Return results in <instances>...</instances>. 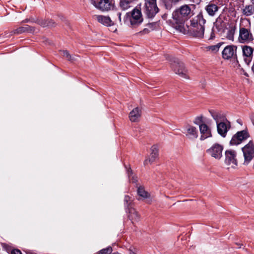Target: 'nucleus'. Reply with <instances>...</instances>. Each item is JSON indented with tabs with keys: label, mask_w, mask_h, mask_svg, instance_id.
<instances>
[{
	"label": "nucleus",
	"mask_w": 254,
	"mask_h": 254,
	"mask_svg": "<svg viewBox=\"0 0 254 254\" xmlns=\"http://www.w3.org/2000/svg\"><path fill=\"white\" fill-rule=\"evenodd\" d=\"M47 23H50L52 25L51 27H53L55 25V22L52 20H48Z\"/></svg>",
	"instance_id": "58836bf2"
},
{
	"label": "nucleus",
	"mask_w": 254,
	"mask_h": 254,
	"mask_svg": "<svg viewBox=\"0 0 254 254\" xmlns=\"http://www.w3.org/2000/svg\"><path fill=\"white\" fill-rule=\"evenodd\" d=\"M172 68L174 72L184 78L188 79L189 76L187 74L188 71L185 68L184 64L178 60L174 61L172 64Z\"/></svg>",
	"instance_id": "423d86ee"
},
{
	"label": "nucleus",
	"mask_w": 254,
	"mask_h": 254,
	"mask_svg": "<svg viewBox=\"0 0 254 254\" xmlns=\"http://www.w3.org/2000/svg\"><path fill=\"white\" fill-rule=\"evenodd\" d=\"M61 52L62 55L63 57H64V58H65L69 61L73 62V61H75L76 59V56H72V55H70L69 52L67 51L63 50V51H61Z\"/></svg>",
	"instance_id": "393cba45"
},
{
	"label": "nucleus",
	"mask_w": 254,
	"mask_h": 254,
	"mask_svg": "<svg viewBox=\"0 0 254 254\" xmlns=\"http://www.w3.org/2000/svg\"><path fill=\"white\" fill-rule=\"evenodd\" d=\"M209 112L216 124L224 121V116L221 112L214 110H210Z\"/></svg>",
	"instance_id": "412c9836"
},
{
	"label": "nucleus",
	"mask_w": 254,
	"mask_h": 254,
	"mask_svg": "<svg viewBox=\"0 0 254 254\" xmlns=\"http://www.w3.org/2000/svg\"><path fill=\"white\" fill-rule=\"evenodd\" d=\"M121 12L119 11H115L113 13V17L114 19V22H116L117 20H119V22L121 25L123 24L121 20Z\"/></svg>",
	"instance_id": "cd10ccee"
},
{
	"label": "nucleus",
	"mask_w": 254,
	"mask_h": 254,
	"mask_svg": "<svg viewBox=\"0 0 254 254\" xmlns=\"http://www.w3.org/2000/svg\"><path fill=\"white\" fill-rule=\"evenodd\" d=\"M96 20L102 24L106 26H110L115 24L109 16L104 15H95Z\"/></svg>",
	"instance_id": "a211bd4d"
},
{
	"label": "nucleus",
	"mask_w": 254,
	"mask_h": 254,
	"mask_svg": "<svg viewBox=\"0 0 254 254\" xmlns=\"http://www.w3.org/2000/svg\"><path fill=\"white\" fill-rule=\"evenodd\" d=\"M221 43H218L217 44H216V45H213V46H209V49L210 50H211L212 51H218L219 48L220 47V46H221Z\"/></svg>",
	"instance_id": "f704fd0d"
},
{
	"label": "nucleus",
	"mask_w": 254,
	"mask_h": 254,
	"mask_svg": "<svg viewBox=\"0 0 254 254\" xmlns=\"http://www.w3.org/2000/svg\"><path fill=\"white\" fill-rule=\"evenodd\" d=\"M150 154L144 160V165H147L149 164H152L158 155V149L156 145H153L150 148Z\"/></svg>",
	"instance_id": "ddd939ff"
},
{
	"label": "nucleus",
	"mask_w": 254,
	"mask_h": 254,
	"mask_svg": "<svg viewBox=\"0 0 254 254\" xmlns=\"http://www.w3.org/2000/svg\"><path fill=\"white\" fill-rule=\"evenodd\" d=\"M193 123L194 124L198 125L199 126V127H200V125L205 124L203 123V117L201 116L195 118L193 121Z\"/></svg>",
	"instance_id": "2f4dec72"
},
{
	"label": "nucleus",
	"mask_w": 254,
	"mask_h": 254,
	"mask_svg": "<svg viewBox=\"0 0 254 254\" xmlns=\"http://www.w3.org/2000/svg\"><path fill=\"white\" fill-rule=\"evenodd\" d=\"M137 193L140 196H141L144 198H147L150 197V194L146 191L142 187H139L138 188Z\"/></svg>",
	"instance_id": "5701e85b"
},
{
	"label": "nucleus",
	"mask_w": 254,
	"mask_h": 254,
	"mask_svg": "<svg viewBox=\"0 0 254 254\" xmlns=\"http://www.w3.org/2000/svg\"><path fill=\"white\" fill-rule=\"evenodd\" d=\"M129 254H134V253L131 250H129Z\"/></svg>",
	"instance_id": "79ce46f5"
},
{
	"label": "nucleus",
	"mask_w": 254,
	"mask_h": 254,
	"mask_svg": "<svg viewBox=\"0 0 254 254\" xmlns=\"http://www.w3.org/2000/svg\"><path fill=\"white\" fill-rule=\"evenodd\" d=\"M150 32V30L149 29L148 27L144 28L142 31H141L140 33L142 34H147L149 32Z\"/></svg>",
	"instance_id": "e433bc0d"
},
{
	"label": "nucleus",
	"mask_w": 254,
	"mask_h": 254,
	"mask_svg": "<svg viewBox=\"0 0 254 254\" xmlns=\"http://www.w3.org/2000/svg\"><path fill=\"white\" fill-rule=\"evenodd\" d=\"M181 0H164L165 7L167 9H171L173 5Z\"/></svg>",
	"instance_id": "bb28decb"
},
{
	"label": "nucleus",
	"mask_w": 254,
	"mask_h": 254,
	"mask_svg": "<svg viewBox=\"0 0 254 254\" xmlns=\"http://www.w3.org/2000/svg\"><path fill=\"white\" fill-rule=\"evenodd\" d=\"M198 17L199 18V25H198V27L192 28L190 30L194 36L198 38H202L204 35V25L206 22V20L204 19L202 14H199Z\"/></svg>",
	"instance_id": "0eeeda50"
},
{
	"label": "nucleus",
	"mask_w": 254,
	"mask_h": 254,
	"mask_svg": "<svg viewBox=\"0 0 254 254\" xmlns=\"http://www.w3.org/2000/svg\"><path fill=\"white\" fill-rule=\"evenodd\" d=\"M235 29V27H232L228 30L226 36L227 39L230 40H233Z\"/></svg>",
	"instance_id": "c85d7f7f"
},
{
	"label": "nucleus",
	"mask_w": 254,
	"mask_h": 254,
	"mask_svg": "<svg viewBox=\"0 0 254 254\" xmlns=\"http://www.w3.org/2000/svg\"><path fill=\"white\" fill-rule=\"evenodd\" d=\"M243 56L249 58H252L254 49L249 46H244L242 47Z\"/></svg>",
	"instance_id": "4be33fe9"
},
{
	"label": "nucleus",
	"mask_w": 254,
	"mask_h": 254,
	"mask_svg": "<svg viewBox=\"0 0 254 254\" xmlns=\"http://www.w3.org/2000/svg\"><path fill=\"white\" fill-rule=\"evenodd\" d=\"M199 129L200 133V140H203L212 136L211 129L206 124L200 125Z\"/></svg>",
	"instance_id": "2eb2a0df"
},
{
	"label": "nucleus",
	"mask_w": 254,
	"mask_h": 254,
	"mask_svg": "<svg viewBox=\"0 0 254 254\" xmlns=\"http://www.w3.org/2000/svg\"><path fill=\"white\" fill-rule=\"evenodd\" d=\"M249 137V133L246 130H244L238 131L233 135L230 143L231 145H238L244 140H246Z\"/></svg>",
	"instance_id": "1a4fd4ad"
},
{
	"label": "nucleus",
	"mask_w": 254,
	"mask_h": 254,
	"mask_svg": "<svg viewBox=\"0 0 254 254\" xmlns=\"http://www.w3.org/2000/svg\"><path fill=\"white\" fill-rule=\"evenodd\" d=\"M112 251V249L111 247H108L106 249L101 250L97 254H110Z\"/></svg>",
	"instance_id": "72a5a7b5"
},
{
	"label": "nucleus",
	"mask_w": 254,
	"mask_h": 254,
	"mask_svg": "<svg viewBox=\"0 0 254 254\" xmlns=\"http://www.w3.org/2000/svg\"><path fill=\"white\" fill-rule=\"evenodd\" d=\"M242 150L244 157L243 164L248 165L253 159H254V143L252 141H250Z\"/></svg>",
	"instance_id": "7ed1b4c3"
},
{
	"label": "nucleus",
	"mask_w": 254,
	"mask_h": 254,
	"mask_svg": "<svg viewBox=\"0 0 254 254\" xmlns=\"http://www.w3.org/2000/svg\"><path fill=\"white\" fill-rule=\"evenodd\" d=\"M230 128V123L228 121L221 122L217 124V129L218 133L223 137H225L228 130Z\"/></svg>",
	"instance_id": "4468645a"
},
{
	"label": "nucleus",
	"mask_w": 254,
	"mask_h": 254,
	"mask_svg": "<svg viewBox=\"0 0 254 254\" xmlns=\"http://www.w3.org/2000/svg\"><path fill=\"white\" fill-rule=\"evenodd\" d=\"M129 217L131 220L135 221H138L140 218L138 212L134 209L130 210Z\"/></svg>",
	"instance_id": "b1692460"
},
{
	"label": "nucleus",
	"mask_w": 254,
	"mask_h": 254,
	"mask_svg": "<svg viewBox=\"0 0 254 254\" xmlns=\"http://www.w3.org/2000/svg\"><path fill=\"white\" fill-rule=\"evenodd\" d=\"M130 2L126 0H122L120 1V6L124 10L127 9L129 7Z\"/></svg>",
	"instance_id": "7c9ffc66"
},
{
	"label": "nucleus",
	"mask_w": 254,
	"mask_h": 254,
	"mask_svg": "<svg viewBox=\"0 0 254 254\" xmlns=\"http://www.w3.org/2000/svg\"><path fill=\"white\" fill-rule=\"evenodd\" d=\"M95 6L103 11L113 10L114 9V3L110 0H100L99 2L95 4Z\"/></svg>",
	"instance_id": "9b49d317"
},
{
	"label": "nucleus",
	"mask_w": 254,
	"mask_h": 254,
	"mask_svg": "<svg viewBox=\"0 0 254 254\" xmlns=\"http://www.w3.org/2000/svg\"><path fill=\"white\" fill-rule=\"evenodd\" d=\"M184 133L188 138L190 140H194L198 137L197 129L191 125H187L185 127Z\"/></svg>",
	"instance_id": "f8f14e48"
},
{
	"label": "nucleus",
	"mask_w": 254,
	"mask_h": 254,
	"mask_svg": "<svg viewBox=\"0 0 254 254\" xmlns=\"http://www.w3.org/2000/svg\"><path fill=\"white\" fill-rule=\"evenodd\" d=\"M191 16V10L187 4L177 9L173 13V18L177 23L182 24Z\"/></svg>",
	"instance_id": "f257e3e1"
},
{
	"label": "nucleus",
	"mask_w": 254,
	"mask_h": 254,
	"mask_svg": "<svg viewBox=\"0 0 254 254\" xmlns=\"http://www.w3.org/2000/svg\"><path fill=\"white\" fill-rule=\"evenodd\" d=\"M249 24L251 23L249 20ZM254 37L251 32L250 26L249 28L240 27L239 30V36L238 40L241 43H248L252 42Z\"/></svg>",
	"instance_id": "20e7f679"
},
{
	"label": "nucleus",
	"mask_w": 254,
	"mask_h": 254,
	"mask_svg": "<svg viewBox=\"0 0 254 254\" xmlns=\"http://www.w3.org/2000/svg\"><path fill=\"white\" fill-rule=\"evenodd\" d=\"M218 6L216 4L212 3H209L205 8L207 13L211 16H214L216 13L218 12Z\"/></svg>",
	"instance_id": "6ab92c4d"
},
{
	"label": "nucleus",
	"mask_w": 254,
	"mask_h": 254,
	"mask_svg": "<svg viewBox=\"0 0 254 254\" xmlns=\"http://www.w3.org/2000/svg\"><path fill=\"white\" fill-rule=\"evenodd\" d=\"M199 18L198 17V15L197 16L196 19H193L190 21V30L192 28H195L198 27V25H199Z\"/></svg>",
	"instance_id": "c756f323"
},
{
	"label": "nucleus",
	"mask_w": 254,
	"mask_h": 254,
	"mask_svg": "<svg viewBox=\"0 0 254 254\" xmlns=\"http://www.w3.org/2000/svg\"><path fill=\"white\" fill-rule=\"evenodd\" d=\"M156 0H147L145 3L146 13L149 17L154 16L158 11Z\"/></svg>",
	"instance_id": "9d476101"
},
{
	"label": "nucleus",
	"mask_w": 254,
	"mask_h": 254,
	"mask_svg": "<svg viewBox=\"0 0 254 254\" xmlns=\"http://www.w3.org/2000/svg\"><path fill=\"white\" fill-rule=\"evenodd\" d=\"M251 1L253 4H254V0H251Z\"/></svg>",
	"instance_id": "37998d69"
},
{
	"label": "nucleus",
	"mask_w": 254,
	"mask_h": 254,
	"mask_svg": "<svg viewBox=\"0 0 254 254\" xmlns=\"http://www.w3.org/2000/svg\"><path fill=\"white\" fill-rule=\"evenodd\" d=\"M225 164L228 170L235 169L238 166L237 153L233 150H227L225 152Z\"/></svg>",
	"instance_id": "f03ea898"
},
{
	"label": "nucleus",
	"mask_w": 254,
	"mask_h": 254,
	"mask_svg": "<svg viewBox=\"0 0 254 254\" xmlns=\"http://www.w3.org/2000/svg\"><path fill=\"white\" fill-rule=\"evenodd\" d=\"M130 25L135 27L143 21V17L141 11L137 8H134L131 12L129 19Z\"/></svg>",
	"instance_id": "6e6552de"
},
{
	"label": "nucleus",
	"mask_w": 254,
	"mask_h": 254,
	"mask_svg": "<svg viewBox=\"0 0 254 254\" xmlns=\"http://www.w3.org/2000/svg\"><path fill=\"white\" fill-rule=\"evenodd\" d=\"M141 116V110L138 107L133 109L129 114V120L132 122H137Z\"/></svg>",
	"instance_id": "f3484780"
},
{
	"label": "nucleus",
	"mask_w": 254,
	"mask_h": 254,
	"mask_svg": "<svg viewBox=\"0 0 254 254\" xmlns=\"http://www.w3.org/2000/svg\"><path fill=\"white\" fill-rule=\"evenodd\" d=\"M223 145L219 143H216L208 148L206 150V152L212 157L219 160L223 156Z\"/></svg>",
	"instance_id": "39448f33"
},
{
	"label": "nucleus",
	"mask_w": 254,
	"mask_h": 254,
	"mask_svg": "<svg viewBox=\"0 0 254 254\" xmlns=\"http://www.w3.org/2000/svg\"><path fill=\"white\" fill-rule=\"evenodd\" d=\"M236 49L237 47L234 46H227L222 52L223 58L227 60L232 58L236 53Z\"/></svg>",
	"instance_id": "dca6fc26"
},
{
	"label": "nucleus",
	"mask_w": 254,
	"mask_h": 254,
	"mask_svg": "<svg viewBox=\"0 0 254 254\" xmlns=\"http://www.w3.org/2000/svg\"><path fill=\"white\" fill-rule=\"evenodd\" d=\"M32 28L30 27L29 26H26L25 27H20L14 30L13 31L14 34H21L22 33H24L25 32L28 31H32Z\"/></svg>",
	"instance_id": "a878e982"
},
{
	"label": "nucleus",
	"mask_w": 254,
	"mask_h": 254,
	"mask_svg": "<svg viewBox=\"0 0 254 254\" xmlns=\"http://www.w3.org/2000/svg\"><path fill=\"white\" fill-rule=\"evenodd\" d=\"M129 197L128 196H126L125 197V200L126 201V202H127L128 199H129Z\"/></svg>",
	"instance_id": "a19ab883"
},
{
	"label": "nucleus",
	"mask_w": 254,
	"mask_h": 254,
	"mask_svg": "<svg viewBox=\"0 0 254 254\" xmlns=\"http://www.w3.org/2000/svg\"><path fill=\"white\" fill-rule=\"evenodd\" d=\"M243 14L245 16H250L254 14V4L246 5L242 9Z\"/></svg>",
	"instance_id": "aec40b11"
},
{
	"label": "nucleus",
	"mask_w": 254,
	"mask_h": 254,
	"mask_svg": "<svg viewBox=\"0 0 254 254\" xmlns=\"http://www.w3.org/2000/svg\"><path fill=\"white\" fill-rule=\"evenodd\" d=\"M40 24L44 27H46V26L50 27V26H52V24H51L50 23H47V20H44V21H41V22L40 23Z\"/></svg>",
	"instance_id": "c9c22d12"
},
{
	"label": "nucleus",
	"mask_w": 254,
	"mask_h": 254,
	"mask_svg": "<svg viewBox=\"0 0 254 254\" xmlns=\"http://www.w3.org/2000/svg\"><path fill=\"white\" fill-rule=\"evenodd\" d=\"M215 37L214 33L213 31H211V35L209 38V39H213L214 37Z\"/></svg>",
	"instance_id": "ea45409f"
},
{
	"label": "nucleus",
	"mask_w": 254,
	"mask_h": 254,
	"mask_svg": "<svg viewBox=\"0 0 254 254\" xmlns=\"http://www.w3.org/2000/svg\"><path fill=\"white\" fill-rule=\"evenodd\" d=\"M11 254H21V253L18 250H14L11 252Z\"/></svg>",
	"instance_id": "4c0bfd02"
},
{
	"label": "nucleus",
	"mask_w": 254,
	"mask_h": 254,
	"mask_svg": "<svg viewBox=\"0 0 254 254\" xmlns=\"http://www.w3.org/2000/svg\"><path fill=\"white\" fill-rule=\"evenodd\" d=\"M147 27L149 28L150 31L156 30L158 28L159 24L157 22L148 23Z\"/></svg>",
	"instance_id": "473e14b6"
}]
</instances>
